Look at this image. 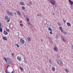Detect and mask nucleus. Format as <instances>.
I'll use <instances>...</instances> for the list:
<instances>
[{"instance_id": "nucleus-42", "label": "nucleus", "mask_w": 73, "mask_h": 73, "mask_svg": "<svg viewBox=\"0 0 73 73\" xmlns=\"http://www.w3.org/2000/svg\"><path fill=\"white\" fill-rule=\"evenodd\" d=\"M11 73H13V71H12L11 72Z\"/></svg>"}, {"instance_id": "nucleus-41", "label": "nucleus", "mask_w": 73, "mask_h": 73, "mask_svg": "<svg viewBox=\"0 0 73 73\" xmlns=\"http://www.w3.org/2000/svg\"><path fill=\"white\" fill-rule=\"evenodd\" d=\"M15 15H16V13H15Z\"/></svg>"}, {"instance_id": "nucleus-34", "label": "nucleus", "mask_w": 73, "mask_h": 73, "mask_svg": "<svg viewBox=\"0 0 73 73\" xmlns=\"http://www.w3.org/2000/svg\"><path fill=\"white\" fill-rule=\"evenodd\" d=\"M61 30V32H62L63 33V32H64V31H63V30H62H62Z\"/></svg>"}, {"instance_id": "nucleus-33", "label": "nucleus", "mask_w": 73, "mask_h": 73, "mask_svg": "<svg viewBox=\"0 0 73 73\" xmlns=\"http://www.w3.org/2000/svg\"><path fill=\"white\" fill-rule=\"evenodd\" d=\"M12 55L14 57V54L13 53H12Z\"/></svg>"}, {"instance_id": "nucleus-28", "label": "nucleus", "mask_w": 73, "mask_h": 73, "mask_svg": "<svg viewBox=\"0 0 73 73\" xmlns=\"http://www.w3.org/2000/svg\"><path fill=\"white\" fill-rule=\"evenodd\" d=\"M20 25L21 26V27H23V25H22V24H20Z\"/></svg>"}, {"instance_id": "nucleus-12", "label": "nucleus", "mask_w": 73, "mask_h": 73, "mask_svg": "<svg viewBox=\"0 0 73 73\" xmlns=\"http://www.w3.org/2000/svg\"><path fill=\"white\" fill-rule=\"evenodd\" d=\"M3 40H5L6 41H7V38L5 37H3Z\"/></svg>"}, {"instance_id": "nucleus-22", "label": "nucleus", "mask_w": 73, "mask_h": 73, "mask_svg": "<svg viewBox=\"0 0 73 73\" xmlns=\"http://www.w3.org/2000/svg\"><path fill=\"white\" fill-rule=\"evenodd\" d=\"M66 73H68V72H69V70H68V69H66Z\"/></svg>"}, {"instance_id": "nucleus-43", "label": "nucleus", "mask_w": 73, "mask_h": 73, "mask_svg": "<svg viewBox=\"0 0 73 73\" xmlns=\"http://www.w3.org/2000/svg\"><path fill=\"white\" fill-rule=\"evenodd\" d=\"M29 24H30L29 23H28V25H29Z\"/></svg>"}, {"instance_id": "nucleus-16", "label": "nucleus", "mask_w": 73, "mask_h": 73, "mask_svg": "<svg viewBox=\"0 0 73 73\" xmlns=\"http://www.w3.org/2000/svg\"><path fill=\"white\" fill-rule=\"evenodd\" d=\"M67 25L68 26H70V23H67Z\"/></svg>"}, {"instance_id": "nucleus-9", "label": "nucleus", "mask_w": 73, "mask_h": 73, "mask_svg": "<svg viewBox=\"0 0 73 73\" xmlns=\"http://www.w3.org/2000/svg\"><path fill=\"white\" fill-rule=\"evenodd\" d=\"M11 61L10 60V59H7V61H6V62H8V63H10Z\"/></svg>"}, {"instance_id": "nucleus-7", "label": "nucleus", "mask_w": 73, "mask_h": 73, "mask_svg": "<svg viewBox=\"0 0 73 73\" xmlns=\"http://www.w3.org/2000/svg\"><path fill=\"white\" fill-rule=\"evenodd\" d=\"M17 59L19 61H21V58L20 56H17Z\"/></svg>"}, {"instance_id": "nucleus-11", "label": "nucleus", "mask_w": 73, "mask_h": 73, "mask_svg": "<svg viewBox=\"0 0 73 73\" xmlns=\"http://www.w3.org/2000/svg\"><path fill=\"white\" fill-rule=\"evenodd\" d=\"M3 33L4 35H8V33L6 31H4Z\"/></svg>"}, {"instance_id": "nucleus-21", "label": "nucleus", "mask_w": 73, "mask_h": 73, "mask_svg": "<svg viewBox=\"0 0 73 73\" xmlns=\"http://www.w3.org/2000/svg\"><path fill=\"white\" fill-rule=\"evenodd\" d=\"M63 33H64V35H66V32L65 31H63Z\"/></svg>"}, {"instance_id": "nucleus-26", "label": "nucleus", "mask_w": 73, "mask_h": 73, "mask_svg": "<svg viewBox=\"0 0 73 73\" xmlns=\"http://www.w3.org/2000/svg\"><path fill=\"white\" fill-rule=\"evenodd\" d=\"M6 31H7V32H9V29H6Z\"/></svg>"}, {"instance_id": "nucleus-32", "label": "nucleus", "mask_w": 73, "mask_h": 73, "mask_svg": "<svg viewBox=\"0 0 73 73\" xmlns=\"http://www.w3.org/2000/svg\"><path fill=\"white\" fill-rule=\"evenodd\" d=\"M57 56L58 57H60V55L58 54L57 55Z\"/></svg>"}, {"instance_id": "nucleus-35", "label": "nucleus", "mask_w": 73, "mask_h": 73, "mask_svg": "<svg viewBox=\"0 0 73 73\" xmlns=\"http://www.w3.org/2000/svg\"><path fill=\"white\" fill-rule=\"evenodd\" d=\"M63 21L64 23H65V22H66V21H65V20H64Z\"/></svg>"}, {"instance_id": "nucleus-6", "label": "nucleus", "mask_w": 73, "mask_h": 73, "mask_svg": "<svg viewBox=\"0 0 73 73\" xmlns=\"http://www.w3.org/2000/svg\"><path fill=\"white\" fill-rule=\"evenodd\" d=\"M57 62H58V64H59V65H61L62 63V62H61L58 60H57Z\"/></svg>"}, {"instance_id": "nucleus-23", "label": "nucleus", "mask_w": 73, "mask_h": 73, "mask_svg": "<svg viewBox=\"0 0 73 73\" xmlns=\"http://www.w3.org/2000/svg\"><path fill=\"white\" fill-rule=\"evenodd\" d=\"M22 8L23 10H25V7H22Z\"/></svg>"}, {"instance_id": "nucleus-40", "label": "nucleus", "mask_w": 73, "mask_h": 73, "mask_svg": "<svg viewBox=\"0 0 73 73\" xmlns=\"http://www.w3.org/2000/svg\"><path fill=\"white\" fill-rule=\"evenodd\" d=\"M9 66V65H8L7 66V68L8 67V66Z\"/></svg>"}, {"instance_id": "nucleus-37", "label": "nucleus", "mask_w": 73, "mask_h": 73, "mask_svg": "<svg viewBox=\"0 0 73 73\" xmlns=\"http://www.w3.org/2000/svg\"><path fill=\"white\" fill-rule=\"evenodd\" d=\"M29 4H30V5H31V4H32V3H31V2H30Z\"/></svg>"}, {"instance_id": "nucleus-10", "label": "nucleus", "mask_w": 73, "mask_h": 73, "mask_svg": "<svg viewBox=\"0 0 73 73\" xmlns=\"http://www.w3.org/2000/svg\"><path fill=\"white\" fill-rule=\"evenodd\" d=\"M68 1L69 3H70V4L71 5H72L73 4V2L72 1H71L70 0H68Z\"/></svg>"}, {"instance_id": "nucleus-17", "label": "nucleus", "mask_w": 73, "mask_h": 73, "mask_svg": "<svg viewBox=\"0 0 73 73\" xmlns=\"http://www.w3.org/2000/svg\"><path fill=\"white\" fill-rule=\"evenodd\" d=\"M27 39L28 41H31V38H30V37H28Z\"/></svg>"}, {"instance_id": "nucleus-3", "label": "nucleus", "mask_w": 73, "mask_h": 73, "mask_svg": "<svg viewBox=\"0 0 73 73\" xmlns=\"http://www.w3.org/2000/svg\"><path fill=\"white\" fill-rule=\"evenodd\" d=\"M55 1L54 0H51L50 1V3L52 4V5H54L55 4Z\"/></svg>"}, {"instance_id": "nucleus-44", "label": "nucleus", "mask_w": 73, "mask_h": 73, "mask_svg": "<svg viewBox=\"0 0 73 73\" xmlns=\"http://www.w3.org/2000/svg\"><path fill=\"white\" fill-rule=\"evenodd\" d=\"M53 15H54V13H53Z\"/></svg>"}, {"instance_id": "nucleus-4", "label": "nucleus", "mask_w": 73, "mask_h": 73, "mask_svg": "<svg viewBox=\"0 0 73 73\" xmlns=\"http://www.w3.org/2000/svg\"><path fill=\"white\" fill-rule=\"evenodd\" d=\"M0 32H3V29L1 28V23H0Z\"/></svg>"}, {"instance_id": "nucleus-18", "label": "nucleus", "mask_w": 73, "mask_h": 73, "mask_svg": "<svg viewBox=\"0 0 73 73\" xmlns=\"http://www.w3.org/2000/svg\"><path fill=\"white\" fill-rule=\"evenodd\" d=\"M58 26H61V23L60 22H58Z\"/></svg>"}, {"instance_id": "nucleus-15", "label": "nucleus", "mask_w": 73, "mask_h": 73, "mask_svg": "<svg viewBox=\"0 0 73 73\" xmlns=\"http://www.w3.org/2000/svg\"><path fill=\"white\" fill-rule=\"evenodd\" d=\"M24 3H23V2H20L21 5H24Z\"/></svg>"}, {"instance_id": "nucleus-24", "label": "nucleus", "mask_w": 73, "mask_h": 73, "mask_svg": "<svg viewBox=\"0 0 73 73\" xmlns=\"http://www.w3.org/2000/svg\"><path fill=\"white\" fill-rule=\"evenodd\" d=\"M26 20L27 21H29V18H27Z\"/></svg>"}, {"instance_id": "nucleus-5", "label": "nucleus", "mask_w": 73, "mask_h": 73, "mask_svg": "<svg viewBox=\"0 0 73 73\" xmlns=\"http://www.w3.org/2000/svg\"><path fill=\"white\" fill-rule=\"evenodd\" d=\"M20 42L21 44H24V40L22 39H20Z\"/></svg>"}, {"instance_id": "nucleus-31", "label": "nucleus", "mask_w": 73, "mask_h": 73, "mask_svg": "<svg viewBox=\"0 0 73 73\" xmlns=\"http://www.w3.org/2000/svg\"><path fill=\"white\" fill-rule=\"evenodd\" d=\"M49 61L50 62V63H51L52 61H51V60H49Z\"/></svg>"}, {"instance_id": "nucleus-29", "label": "nucleus", "mask_w": 73, "mask_h": 73, "mask_svg": "<svg viewBox=\"0 0 73 73\" xmlns=\"http://www.w3.org/2000/svg\"><path fill=\"white\" fill-rule=\"evenodd\" d=\"M4 60L7 62V59L6 58H4Z\"/></svg>"}, {"instance_id": "nucleus-27", "label": "nucleus", "mask_w": 73, "mask_h": 73, "mask_svg": "<svg viewBox=\"0 0 73 73\" xmlns=\"http://www.w3.org/2000/svg\"><path fill=\"white\" fill-rule=\"evenodd\" d=\"M50 34L51 35H52V34H53V33H52V31H50Z\"/></svg>"}, {"instance_id": "nucleus-38", "label": "nucleus", "mask_w": 73, "mask_h": 73, "mask_svg": "<svg viewBox=\"0 0 73 73\" xmlns=\"http://www.w3.org/2000/svg\"><path fill=\"white\" fill-rule=\"evenodd\" d=\"M6 73H8V71H7V70H6Z\"/></svg>"}, {"instance_id": "nucleus-14", "label": "nucleus", "mask_w": 73, "mask_h": 73, "mask_svg": "<svg viewBox=\"0 0 73 73\" xmlns=\"http://www.w3.org/2000/svg\"><path fill=\"white\" fill-rule=\"evenodd\" d=\"M52 71H55V68L54 67H52Z\"/></svg>"}, {"instance_id": "nucleus-30", "label": "nucleus", "mask_w": 73, "mask_h": 73, "mask_svg": "<svg viewBox=\"0 0 73 73\" xmlns=\"http://www.w3.org/2000/svg\"><path fill=\"white\" fill-rule=\"evenodd\" d=\"M16 46H17V47H18V48H19V45H18V44H17Z\"/></svg>"}, {"instance_id": "nucleus-19", "label": "nucleus", "mask_w": 73, "mask_h": 73, "mask_svg": "<svg viewBox=\"0 0 73 73\" xmlns=\"http://www.w3.org/2000/svg\"><path fill=\"white\" fill-rule=\"evenodd\" d=\"M48 29L49 31H52V29L50 28V27L48 28Z\"/></svg>"}, {"instance_id": "nucleus-8", "label": "nucleus", "mask_w": 73, "mask_h": 73, "mask_svg": "<svg viewBox=\"0 0 73 73\" xmlns=\"http://www.w3.org/2000/svg\"><path fill=\"white\" fill-rule=\"evenodd\" d=\"M54 50L55 51H56V52H57V50H58V48H57L56 47H55L54 48Z\"/></svg>"}, {"instance_id": "nucleus-20", "label": "nucleus", "mask_w": 73, "mask_h": 73, "mask_svg": "<svg viewBox=\"0 0 73 73\" xmlns=\"http://www.w3.org/2000/svg\"><path fill=\"white\" fill-rule=\"evenodd\" d=\"M58 37H58V35H56V38H58Z\"/></svg>"}, {"instance_id": "nucleus-39", "label": "nucleus", "mask_w": 73, "mask_h": 73, "mask_svg": "<svg viewBox=\"0 0 73 73\" xmlns=\"http://www.w3.org/2000/svg\"><path fill=\"white\" fill-rule=\"evenodd\" d=\"M20 69H21V70H22V69H23V68H21V67Z\"/></svg>"}, {"instance_id": "nucleus-2", "label": "nucleus", "mask_w": 73, "mask_h": 73, "mask_svg": "<svg viewBox=\"0 0 73 73\" xmlns=\"http://www.w3.org/2000/svg\"><path fill=\"white\" fill-rule=\"evenodd\" d=\"M6 12L7 13V14L9 15H10V16H13V14L12 13L9 12L8 10Z\"/></svg>"}, {"instance_id": "nucleus-13", "label": "nucleus", "mask_w": 73, "mask_h": 73, "mask_svg": "<svg viewBox=\"0 0 73 73\" xmlns=\"http://www.w3.org/2000/svg\"><path fill=\"white\" fill-rule=\"evenodd\" d=\"M17 13L19 15V16H20L21 15V13L19 11H17Z\"/></svg>"}, {"instance_id": "nucleus-36", "label": "nucleus", "mask_w": 73, "mask_h": 73, "mask_svg": "<svg viewBox=\"0 0 73 73\" xmlns=\"http://www.w3.org/2000/svg\"><path fill=\"white\" fill-rule=\"evenodd\" d=\"M62 40H63V41H65V39L64 38L62 39Z\"/></svg>"}, {"instance_id": "nucleus-1", "label": "nucleus", "mask_w": 73, "mask_h": 73, "mask_svg": "<svg viewBox=\"0 0 73 73\" xmlns=\"http://www.w3.org/2000/svg\"><path fill=\"white\" fill-rule=\"evenodd\" d=\"M5 20H7V23H9V21H10V18H8V16H5Z\"/></svg>"}, {"instance_id": "nucleus-25", "label": "nucleus", "mask_w": 73, "mask_h": 73, "mask_svg": "<svg viewBox=\"0 0 73 73\" xmlns=\"http://www.w3.org/2000/svg\"><path fill=\"white\" fill-rule=\"evenodd\" d=\"M59 28H60V30H61L62 29V27H60Z\"/></svg>"}]
</instances>
